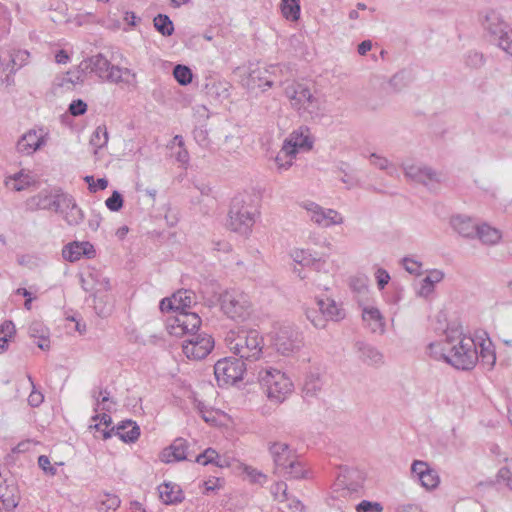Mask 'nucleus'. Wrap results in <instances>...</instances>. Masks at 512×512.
Instances as JSON below:
<instances>
[{"mask_svg":"<svg viewBox=\"0 0 512 512\" xmlns=\"http://www.w3.org/2000/svg\"><path fill=\"white\" fill-rule=\"evenodd\" d=\"M481 350L478 353L479 358H481L482 362L493 366L496 361L495 352L491 349V342H488V345L485 342L480 344Z\"/></svg>","mask_w":512,"mask_h":512,"instance_id":"54","label":"nucleus"},{"mask_svg":"<svg viewBox=\"0 0 512 512\" xmlns=\"http://www.w3.org/2000/svg\"><path fill=\"white\" fill-rule=\"evenodd\" d=\"M105 204L110 211H119L123 207V197L121 193L118 191H113L112 195L105 201Z\"/></svg>","mask_w":512,"mask_h":512,"instance_id":"57","label":"nucleus"},{"mask_svg":"<svg viewBox=\"0 0 512 512\" xmlns=\"http://www.w3.org/2000/svg\"><path fill=\"white\" fill-rule=\"evenodd\" d=\"M402 264L404 269L410 274L419 275L421 273L422 264L415 259L404 257L402 259Z\"/></svg>","mask_w":512,"mask_h":512,"instance_id":"58","label":"nucleus"},{"mask_svg":"<svg viewBox=\"0 0 512 512\" xmlns=\"http://www.w3.org/2000/svg\"><path fill=\"white\" fill-rule=\"evenodd\" d=\"M214 347V341L207 334H192L182 343L183 353L190 359L206 357Z\"/></svg>","mask_w":512,"mask_h":512,"instance_id":"14","label":"nucleus"},{"mask_svg":"<svg viewBox=\"0 0 512 512\" xmlns=\"http://www.w3.org/2000/svg\"><path fill=\"white\" fill-rule=\"evenodd\" d=\"M154 28L165 37L174 33V24L170 17L166 14H158L153 19Z\"/></svg>","mask_w":512,"mask_h":512,"instance_id":"44","label":"nucleus"},{"mask_svg":"<svg viewBox=\"0 0 512 512\" xmlns=\"http://www.w3.org/2000/svg\"><path fill=\"white\" fill-rule=\"evenodd\" d=\"M404 174L416 182L427 185L430 181H439L437 173L430 167L416 164H403Z\"/></svg>","mask_w":512,"mask_h":512,"instance_id":"23","label":"nucleus"},{"mask_svg":"<svg viewBox=\"0 0 512 512\" xmlns=\"http://www.w3.org/2000/svg\"><path fill=\"white\" fill-rule=\"evenodd\" d=\"M207 94L212 98L223 101L229 98L231 85L227 81H214L206 86Z\"/></svg>","mask_w":512,"mask_h":512,"instance_id":"39","label":"nucleus"},{"mask_svg":"<svg viewBox=\"0 0 512 512\" xmlns=\"http://www.w3.org/2000/svg\"><path fill=\"white\" fill-rule=\"evenodd\" d=\"M95 255V249L89 242H72L63 247L62 256L69 262H75L81 259L82 256L91 258Z\"/></svg>","mask_w":512,"mask_h":512,"instance_id":"20","label":"nucleus"},{"mask_svg":"<svg viewBox=\"0 0 512 512\" xmlns=\"http://www.w3.org/2000/svg\"><path fill=\"white\" fill-rule=\"evenodd\" d=\"M482 26L493 40H497L499 48L512 55V29H508V25L498 12L494 10L486 11Z\"/></svg>","mask_w":512,"mask_h":512,"instance_id":"8","label":"nucleus"},{"mask_svg":"<svg viewBox=\"0 0 512 512\" xmlns=\"http://www.w3.org/2000/svg\"><path fill=\"white\" fill-rule=\"evenodd\" d=\"M303 336L298 327L294 324H282L274 337V346L282 355H290L301 349L303 346Z\"/></svg>","mask_w":512,"mask_h":512,"instance_id":"11","label":"nucleus"},{"mask_svg":"<svg viewBox=\"0 0 512 512\" xmlns=\"http://www.w3.org/2000/svg\"><path fill=\"white\" fill-rule=\"evenodd\" d=\"M34 183L33 178L23 170L6 178L5 184L14 191H23Z\"/></svg>","mask_w":512,"mask_h":512,"instance_id":"36","label":"nucleus"},{"mask_svg":"<svg viewBox=\"0 0 512 512\" xmlns=\"http://www.w3.org/2000/svg\"><path fill=\"white\" fill-rule=\"evenodd\" d=\"M301 207L305 209L310 216V220L321 227H331L343 223V217L334 209H324L312 201H304Z\"/></svg>","mask_w":512,"mask_h":512,"instance_id":"13","label":"nucleus"},{"mask_svg":"<svg viewBox=\"0 0 512 512\" xmlns=\"http://www.w3.org/2000/svg\"><path fill=\"white\" fill-rule=\"evenodd\" d=\"M323 386V381L319 373L310 372L307 374L304 385H303V394L305 398L316 397L318 393L321 391Z\"/></svg>","mask_w":512,"mask_h":512,"instance_id":"37","label":"nucleus"},{"mask_svg":"<svg viewBox=\"0 0 512 512\" xmlns=\"http://www.w3.org/2000/svg\"><path fill=\"white\" fill-rule=\"evenodd\" d=\"M356 510L358 512H381L383 507L378 502L363 500L356 506Z\"/></svg>","mask_w":512,"mask_h":512,"instance_id":"59","label":"nucleus"},{"mask_svg":"<svg viewBox=\"0 0 512 512\" xmlns=\"http://www.w3.org/2000/svg\"><path fill=\"white\" fill-rule=\"evenodd\" d=\"M375 277L377 281V286L380 290H383L391 279L389 273L383 268L377 269Z\"/></svg>","mask_w":512,"mask_h":512,"instance_id":"63","label":"nucleus"},{"mask_svg":"<svg viewBox=\"0 0 512 512\" xmlns=\"http://www.w3.org/2000/svg\"><path fill=\"white\" fill-rule=\"evenodd\" d=\"M158 490L160 499L166 505H176L184 500V493L177 484L163 483L158 487Z\"/></svg>","mask_w":512,"mask_h":512,"instance_id":"28","label":"nucleus"},{"mask_svg":"<svg viewBox=\"0 0 512 512\" xmlns=\"http://www.w3.org/2000/svg\"><path fill=\"white\" fill-rule=\"evenodd\" d=\"M291 256L297 264L303 267H311L316 271H320L325 265V261L316 254H313L310 250L295 249L291 253Z\"/></svg>","mask_w":512,"mask_h":512,"instance_id":"27","label":"nucleus"},{"mask_svg":"<svg viewBox=\"0 0 512 512\" xmlns=\"http://www.w3.org/2000/svg\"><path fill=\"white\" fill-rule=\"evenodd\" d=\"M281 11L283 16L290 21H296L300 17L299 0H282Z\"/></svg>","mask_w":512,"mask_h":512,"instance_id":"45","label":"nucleus"},{"mask_svg":"<svg viewBox=\"0 0 512 512\" xmlns=\"http://www.w3.org/2000/svg\"><path fill=\"white\" fill-rule=\"evenodd\" d=\"M371 164L379 168L380 170H387L390 176L397 175V168L389 162V160L376 153L370 155Z\"/></svg>","mask_w":512,"mask_h":512,"instance_id":"49","label":"nucleus"},{"mask_svg":"<svg viewBox=\"0 0 512 512\" xmlns=\"http://www.w3.org/2000/svg\"><path fill=\"white\" fill-rule=\"evenodd\" d=\"M173 76L180 85L186 86L192 82L193 74L188 66L177 64L173 69Z\"/></svg>","mask_w":512,"mask_h":512,"instance_id":"48","label":"nucleus"},{"mask_svg":"<svg viewBox=\"0 0 512 512\" xmlns=\"http://www.w3.org/2000/svg\"><path fill=\"white\" fill-rule=\"evenodd\" d=\"M68 111L73 116H81L86 113L87 104L81 99L73 100L68 107Z\"/></svg>","mask_w":512,"mask_h":512,"instance_id":"60","label":"nucleus"},{"mask_svg":"<svg viewBox=\"0 0 512 512\" xmlns=\"http://www.w3.org/2000/svg\"><path fill=\"white\" fill-rule=\"evenodd\" d=\"M362 318L373 333L383 334L385 332V321L378 308L365 307L362 312Z\"/></svg>","mask_w":512,"mask_h":512,"instance_id":"29","label":"nucleus"},{"mask_svg":"<svg viewBox=\"0 0 512 512\" xmlns=\"http://www.w3.org/2000/svg\"><path fill=\"white\" fill-rule=\"evenodd\" d=\"M108 138V132L105 126L96 127L90 138V145L95 148V153H97L98 149L107 145Z\"/></svg>","mask_w":512,"mask_h":512,"instance_id":"46","label":"nucleus"},{"mask_svg":"<svg viewBox=\"0 0 512 512\" xmlns=\"http://www.w3.org/2000/svg\"><path fill=\"white\" fill-rule=\"evenodd\" d=\"M419 481L423 487L426 489H434L439 484V476L437 472L429 468L426 472L419 478Z\"/></svg>","mask_w":512,"mask_h":512,"instance_id":"51","label":"nucleus"},{"mask_svg":"<svg viewBox=\"0 0 512 512\" xmlns=\"http://www.w3.org/2000/svg\"><path fill=\"white\" fill-rule=\"evenodd\" d=\"M429 355L435 360H443L447 363L448 349L446 338L442 341L432 342L428 346Z\"/></svg>","mask_w":512,"mask_h":512,"instance_id":"47","label":"nucleus"},{"mask_svg":"<svg viewBox=\"0 0 512 512\" xmlns=\"http://www.w3.org/2000/svg\"><path fill=\"white\" fill-rule=\"evenodd\" d=\"M497 481L503 482L512 490V472L507 467H502L497 473Z\"/></svg>","mask_w":512,"mask_h":512,"instance_id":"62","label":"nucleus"},{"mask_svg":"<svg viewBox=\"0 0 512 512\" xmlns=\"http://www.w3.org/2000/svg\"><path fill=\"white\" fill-rule=\"evenodd\" d=\"M317 306L324 314L327 321H339L345 317L344 310L341 309L333 299H318Z\"/></svg>","mask_w":512,"mask_h":512,"instance_id":"32","label":"nucleus"},{"mask_svg":"<svg viewBox=\"0 0 512 512\" xmlns=\"http://www.w3.org/2000/svg\"><path fill=\"white\" fill-rule=\"evenodd\" d=\"M245 195H236L233 197L230 209L228 227L242 235H248L255 223L257 209L247 202Z\"/></svg>","mask_w":512,"mask_h":512,"instance_id":"3","label":"nucleus"},{"mask_svg":"<svg viewBox=\"0 0 512 512\" xmlns=\"http://www.w3.org/2000/svg\"><path fill=\"white\" fill-rule=\"evenodd\" d=\"M476 237L484 244L493 245L500 240L501 234L497 229L487 224H482L478 225Z\"/></svg>","mask_w":512,"mask_h":512,"instance_id":"41","label":"nucleus"},{"mask_svg":"<svg viewBox=\"0 0 512 512\" xmlns=\"http://www.w3.org/2000/svg\"><path fill=\"white\" fill-rule=\"evenodd\" d=\"M115 435L125 443H133L137 441L140 436V428L136 422L132 420L122 421L116 426Z\"/></svg>","mask_w":512,"mask_h":512,"instance_id":"31","label":"nucleus"},{"mask_svg":"<svg viewBox=\"0 0 512 512\" xmlns=\"http://www.w3.org/2000/svg\"><path fill=\"white\" fill-rule=\"evenodd\" d=\"M44 139L35 130L25 133L17 142L16 148L19 153L31 155L44 145Z\"/></svg>","mask_w":512,"mask_h":512,"instance_id":"25","label":"nucleus"},{"mask_svg":"<svg viewBox=\"0 0 512 512\" xmlns=\"http://www.w3.org/2000/svg\"><path fill=\"white\" fill-rule=\"evenodd\" d=\"M285 94L291 100L292 106L299 111L307 112L311 116H318L320 114V100L304 84L293 83L287 86Z\"/></svg>","mask_w":512,"mask_h":512,"instance_id":"9","label":"nucleus"},{"mask_svg":"<svg viewBox=\"0 0 512 512\" xmlns=\"http://www.w3.org/2000/svg\"><path fill=\"white\" fill-rule=\"evenodd\" d=\"M92 296L95 313L102 318L109 316L113 310V304L110 297L104 292L94 293Z\"/></svg>","mask_w":512,"mask_h":512,"instance_id":"38","label":"nucleus"},{"mask_svg":"<svg viewBox=\"0 0 512 512\" xmlns=\"http://www.w3.org/2000/svg\"><path fill=\"white\" fill-rule=\"evenodd\" d=\"M246 364L238 357H225L214 365V374L219 386L233 385L242 380Z\"/></svg>","mask_w":512,"mask_h":512,"instance_id":"10","label":"nucleus"},{"mask_svg":"<svg viewBox=\"0 0 512 512\" xmlns=\"http://www.w3.org/2000/svg\"><path fill=\"white\" fill-rule=\"evenodd\" d=\"M429 468L425 461L415 460L411 465V472L419 479Z\"/></svg>","mask_w":512,"mask_h":512,"instance_id":"64","label":"nucleus"},{"mask_svg":"<svg viewBox=\"0 0 512 512\" xmlns=\"http://www.w3.org/2000/svg\"><path fill=\"white\" fill-rule=\"evenodd\" d=\"M16 333L15 325L11 320H5L0 325V354L7 351L9 341Z\"/></svg>","mask_w":512,"mask_h":512,"instance_id":"43","label":"nucleus"},{"mask_svg":"<svg viewBox=\"0 0 512 512\" xmlns=\"http://www.w3.org/2000/svg\"><path fill=\"white\" fill-rule=\"evenodd\" d=\"M269 452L273 458L275 465V473H281L283 468H286L289 462H293L296 458V451L293 450L287 443L274 442L269 447Z\"/></svg>","mask_w":512,"mask_h":512,"instance_id":"18","label":"nucleus"},{"mask_svg":"<svg viewBox=\"0 0 512 512\" xmlns=\"http://www.w3.org/2000/svg\"><path fill=\"white\" fill-rule=\"evenodd\" d=\"M195 462L203 466L213 464L217 467L223 468L228 466V461L219 455L213 448H207L202 453L196 456Z\"/></svg>","mask_w":512,"mask_h":512,"instance_id":"35","label":"nucleus"},{"mask_svg":"<svg viewBox=\"0 0 512 512\" xmlns=\"http://www.w3.org/2000/svg\"><path fill=\"white\" fill-rule=\"evenodd\" d=\"M364 483L363 473L355 468L340 467L335 482L331 486V498H357L361 495Z\"/></svg>","mask_w":512,"mask_h":512,"instance_id":"4","label":"nucleus"},{"mask_svg":"<svg viewBox=\"0 0 512 512\" xmlns=\"http://www.w3.org/2000/svg\"><path fill=\"white\" fill-rule=\"evenodd\" d=\"M121 500L115 494L105 493L100 500L98 509L104 512H113L120 506Z\"/></svg>","mask_w":512,"mask_h":512,"instance_id":"50","label":"nucleus"},{"mask_svg":"<svg viewBox=\"0 0 512 512\" xmlns=\"http://www.w3.org/2000/svg\"><path fill=\"white\" fill-rule=\"evenodd\" d=\"M447 363L460 370H471L479 356L474 339L459 329L446 330Z\"/></svg>","mask_w":512,"mask_h":512,"instance_id":"1","label":"nucleus"},{"mask_svg":"<svg viewBox=\"0 0 512 512\" xmlns=\"http://www.w3.org/2000/svg\"><path fill=\"white\" fill-rule=\"evenodd\" d=\"M91 71L103 81L113 84H130L136 79V74L129 68L114 65L102 53L89 58Z\"/></svg>","mask_w":512,"mask_h":512,"instance_id":"5","label":"nucleus"},{"mask_svg":"<svg viewBox=\"0 0 512 512\" xmlns=\"http://www.w3.org/2000/svg\"><path fill=\"white\" fill-rule=\"evenodd\" d=\"M450 224L455 232L465 238H475L478 224L474 223L473 220L464 215L453 216L450 220Z\"/></svg>","mask_w":512,"mask_h":512,"instance_id":"26","label":"nucleus"},{"mask_svg":"<svg viewBox=\"0 0 512 512\" xmlns=\"http://www.w3.org/2000/svg\"><path fill=\"white\" fill-rule=\"evenodd\" d=\"M295 157L296 154L293 150H290L283 144L281 150L274 158L278 171L283 172L288 170L292 166Z\"/></svg>","mask_w":512,"mask_h":512,"instance_id":"42","label":"nucleus"},{"mask_svg":"<svg viewBox=\"0 0 512 512\" xmlns=\"http://www.w3.org/2000/svg\"><path fill=\"white\" fill-rule=\"evenodd\" d=\"M58 209L59 210H55V212L60 214L69 226H77L84 220L85 215L83 210L77 205L74 197L69 193L64 192Z\"/></svg>","mask_w":512,"mask_h":512,"instance_id":"17","label":"nucleus"},{"mask_svg":"<svg viewBox=\"0 0 512 512\" xmlns=\"http://www.w3.org/2000/svg\"><path fill=\"white\" fill-rule=\"evenodd\" d=\"M38 465L46 474L54 476L57 473V468L51 465L50 459L46 455H40L38 457Z\"/></svg>","mask_w":512,"mask_h":512,"instance_id":"61","label":"nucleus"},{"mask_svg":"<svg viewBox=\"0 0 512 512\" xmlns=\"http://www.w3.org/2000/svg\"><path fill=\"white\" fill-rule=\"evenodd\" d=\"M188 443L184 438H176L169 447L161 453V460L165 463L179 462L187 459Z\"/></svg>","mask_w":512,"mask_h":512,"instance_id":"24","label":"nucleus"},{"mask_svg":"<svg viewBox=\"0 0 512 512\" xmlns=\"http://www.w3.org/2000/svg\"><path fill=\"white\" fill-rule=\"evenodd\" d=\"M28 380L32 386V391L28 396V403L31 407H38L43 403L44 395L42 392L36 390L33 378L30 375H28Z\"/></svg>","mask_w":512,"mask_h":512,"instance_id":"56","label":"nucleus"},{"mask_svg":"<svg viewBox=\"0 0 512 512\" xmlns=\"http://www.w3.org/2000/svg\"><path fill=\"white\" fill-rule=\"evenodd\" d=\"M444 278V273L438 269H432L428 275L424 277L417 291L418 296L428 298L435 289V284L441 282Z\"/></svg>","mask_w":512,"mask_h":512,"instance_id":"30","label":"nucleus"},{"mask_svg":"<svg viewBox=\"0 0 512 512\" xmlns=\"http://www.w3.org/2000/svg\"><path fill=\"white\" fill-rule=\"evenodd\" d=\"M358 358L366 365L379 366L384 362L383 354L373 345L358 341L355 343Z\"/></svg>","mask_w":512,"mask_h":512,"instance_id":"22","label":"nucleus"},{"mask_svg":"<svg viewBox=\"0 0 512 512\" xmlns=\"http://www.w3.org/2000/svg\"><path fill=\"white\" fill-rule=\"evenodd\" d=\"M273 84L274 80L267 76L266 72L259 66L250 68L247 77L244 79V85L250 91H254L255 89L266 91L268 88H271Z\"/></svg>","mask_w":512,"mask_h":512,"instance_id":"21","label":"nucleus"},{"mask_svg":"<svg viewBox=\"0 0 512 512\" xmlns=\"http://www.w3.org/2000/svg\"><path fill=\"white\" fill-rule=\"evenodd\" d=\"M64 191L61 188L52 190L44 189L26 201V208L29 211L37 210H59V204Z\"/></svg>","mask_w":512,"mask_h":512,"instance_id":"15","label":"nucleus"},{"mask_svg":"<svg viewBox=\"0 0 512 512\" xmlns=\"http://www.w3.org/2000/svg\"><path fill=\"white\" fill-rule=\"evenodd\" d=\"M201 318L195 312L176 313L173 318L168 320V330L171 335L181 337L185 334H197L200 328Z\"/></svg>","mask_w":512,"mask_h":512,"instance_id":"12","label":"nucleus"},{"mask_svg":"<svg viewBox=\"0 0 512 512\" xmlns=\"http://www.w3.org/2000/svg\"><path fill=\"white\" fill-rule=\"evenodd\" d=\"M196 303V295L190 289H181L175 292L171 297L163 298L160 301V310L162 312L172 311L175 314L185 312Z\"/></svg>","mask_w":512,"mask_h":512,"instance_id":"16","label":"nucleus"},{"mask_svg":"<svg viewBox=\"0 0 512 512\" xmlns=\"http://www.w3.org/2000/svg\"><path fill=\"white\" fill-rule=\"evenodd\" d=\"M279 474L283 475L286 479L295 480L308 479L310 477V471L305 468L304 463L298 457L293 462H289L288 466L283 468Z\"/></svg>","mask_w":512,"mask_h":512,"instance_id":"33","label":"nucleus"},{"mask_svg":"<svg viewBox=\"0 0 512 512\" xmlns=\"http://www.w3.org/2000/svg\"><path fill=\"white\" fill-rule=\"evenodd\" d=\"M337 171L343 174V177H341L343 183L353 186L358 182L354 170L350 168L349 164L340 162Z\"/></svg>","mask_w":512,"mask_h":512,"instance_id":"52","label":"nucleus"},{"mask_svg":"<svg viewBox=\"0 0 512 512\" xmlns=\"http://www.w3.org/2000/svg\"><path fill=\"white\" fill-rule=\"evenodd\" d=\"M307 319L318 329L326 327L327 320L324 314L318 309H308L306 311Z\"/></svg>","mask_w":512,"mask_h":512,"instance_id":"53","label":"nucleus"},{"mask_svg":"<svg viewBox=\"0 0 512 512\" xmlns=\"http://www.w3.org/2000/svg\"><path fill=\"white\" fill-rule=\"evenodd\" d=\"M229 349L243 361H256L260 358L263 338L256 330L243 331L229 340Z\"/></svg>","mask_w":512,"mask_h":512,"instance_id":"7","label":"nucleus"},{"mask_svg":"<svg viewBox=\"0 0 512 512\" xmlns=\"http://www.w3.org/2000/svg\"><path fill=\"white\" fill-rule=\"evenodd\" d=\"M219 301L223 313L233 320L245 321L251 315L250 297L239 289L225 290L220 295Z\"/></svg>","mask_w":512,"mask_h":512,"instance_id":"6","label":"nucleus"},{"mask_svg":"<svg viewBox=\"0 0 512 512\" xmlns=\"http://www.w3.org/2000/svg\"><path fill=\"white\" fill-rule=\"evenodd\" d=\"M258 381L270 401L282 403L293 391L291 379L282 371L270 366L258 371Z\"/></svg>","mask_w":512,"mask_h":512,"instance_id":"2","label":"nucleus"},{"mask_svg":"<svg viewBox=\"0 0 512 512\" xmlns=\"http://www.w3.org/2000/svg\"><path fill=\"white\" fill-rule=\"evenodd\" d=\"M283 144L290 150H293L297 155L300 149L310 150L313 145V140L310 137L309 129L302 126L299 129L294 130L289 137L285 139Z\"/></svg>","mask_w":512,"mask_h":512,"instance_id":"19","label":"nucleus"},{"mask_svg":"<svg viewBox=\"0 0 512 512\" xmlns=\"http://www.w3.org/2000/svg\"><path fill=\"white\" fill-rule=\"evenodd\" d=\"M287 489V484L283 481H279L271 486V493L276 500L284 502L285 500H289Z\"/></svg>","mask_w":512,"mask_h":512,"instance_id":"55","label":"nucleus"},{"mask_svg":"<svg viewBox=\"0 0 512 512\" xmlns=\"http://www.w3.org/2000/svg\"><path fill=\"white\" fill-rule=\"evenodd\" d=\"M28 333L30 337L39 339L37 346L40 349L46 350L49 348V330L42 322L33 321L29 325Z\"/></svg>","mask_w":512,"mask_h":512,"instance_id":"34","label":"nucleus"},{"mask_svg":"<svg viewBox=\"0 0 512 512\" xmlns=\"http://www.w3.org/2000/svg\"><path fill=\"white\" fill-rule=\"evenodd\" d=\"M87 273L94 285L95 293L107 292L111 289L110 279L96 268H88Z\"/></svg>","mask_w":512,"mask_h":512,"instance_id":"40","label":"nucleus"}]
</instances>
